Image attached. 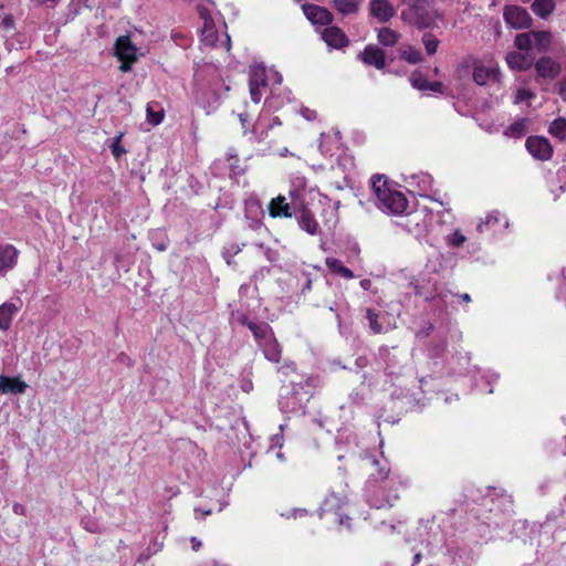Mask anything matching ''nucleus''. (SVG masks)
<instances>
[{"instance_id":"nucleus-1","label":"nucleus","mask_w":566,"mask_h":566,"mask_svg":"<svg viewBox=\"0 0 566 566\" xmlns=\"http://www.w3.org/2000/svg\"><path fill=\"white\" fill-rule=\"evenodd\" d=\"M373 189L378 199V207L381 210L399 214L407 209L408 201L406 197L400 191L388 188L387 181L381 176L373 177Z\"/></svg>"},{"instance_id":"nucleus-2","label":"nucleus","mask_w":566,"mask_h":566,"mask_svg":"<svg viewBox=\"0 0 566 566\" xmlns=\"http://www.w3.org/2000/svg\"><path fill=\"white\" fill-rule=\"evenodd\" d=\"M503 17L505 22L513 29H527L532 24V18L528 12L518 6H506Z\"/></svg>"},{"instance_id":"nucleus-3","label":"nucleus","mask_w":566,"mask_h":566,"mask_svg":"<svg viewBox=\"0 0 566 566\" xmlns=\"http://www.w3.org/2000/svg\"><path fill=\"white\" fill-rule=\"evenodd\" d=\"M525 146L534 158L547 160L552 156V147L544 137L531 136L526 139Z\"/></svg>"},{"instance_id":"nucleus-4","label":"nucleus","mask_w":566,"mask_h":566,"mask_svg":"<svg viewBox=\"0 0 566 566\" xmlns=\"http://www.w3.org/2000/svg\"><path fill=\"white\" fill-rule=\"evenodd\" d=\"M302 9L305 17L314 24L328 25L333 21L332 13L324 7L304 3Z\"/></svg>"},{"instance_id":"nucleus-5","label":"nucleus","mask_w":566,"mask_h":566,"mask_svg":"<svg viewBox=\"0 0 566 566\" xmlns=\"http://www.w3.org/2000/svg\"><path fill=\"white\" fill-rule=\"evenodd\" d=\"M537 76L546 80L557 77L562 71L560 64L549 56H543L535 63Z\"/></svg>"},{"instance_id":"nucleus-6","label":"nucleus","mask_w":566,"mask_h":566,"mask_svg":"<svg viewBox=\"0 0 566 566\" xmlns=\"http://www.w3.org/2000/svg\"><path fill=\"white\" fill-rule=\"evenodd\" d=\"M322 38L328 46L334 49H343L349 44V40L343 30L334 25L325 28Z\"/></svg>"},{"instance_id":"nucleus-7","label":"nucleus","mask_w":566,"mask_h":566,"mask_svg":"<svg viewBox=\"0 0 566 566\" xmlns=\"http://www.w3.org/2000/svg\"><path fill=\"white\" fill-rule=\"evenodd\" d=\"M370 14L380 23L389 21L396 10L388 0H371L369 3Z\"/></svg>"},{"instance_id":"nucleus-8","label":"nucleus","mask_w":566,"mask_h":566,"mask_svg":"<svg viewBox=\"0 0 566 566\" xmlns=\"http://www.w3.org/2000/svg\"><path fill=\"white\" fill-rule=\"evenodd\" d=\"M358 57L378 70L384 69L386 65L385 52L376 45H367Z\"/></svg>"},{"instance_id":"nucleus-9","label":"nucleus","mask_w":566,"mask_h":566,"mask_svg":"<svg viewBox=\"0 0 566 566\" xmlns=\"http://www.w3.org/2000/svg\"><path fill=\"white\" fill-rule=\"evenodd\" d=\"M28 385L20 377L0 375V391L4 395H21L27 390Z\"/></svg>"},{"instance_id":"nucleus-10","label":"nucleus","mask_w":566,"mask_h":566,"mask_svg":"<svg viewBox=\"0 0 566 566\" xmlns=\"http://www.w3.org/2000/svg\"><path fill=\"white\" fill-rule=\"evenodd\" d=\"M115 54L117 59H130L137 61V48L128 35L119 36L115 42Z\"/></svg>"},{"instance_id":"nucleus-11","label":"nucleus","mask_w":566,"mask_h":566,"mask_svg":"<svg viewBox=\"0 0 566 566\" xmlns=\"http://www.w3.org/2000/svg\"><path fill=\"white\" fill-rule=\"evenodd\" d=\"M18 254L19 252L14 247L10 244L4 247L0 245V275H4L14 268Z\"/></svg>"},{"instance_id":"nucleus-12","label":"nucleus","mask_w":566,"mask_h":566,"mask_svg":"<svg viewBox=\"0 0 566 566\" xmlns=\"http://www.w3.org/2000/svg\"><path fill=\"white\" fill-rule=\"evenodd\" d=\"M260 346L262 347L264 357L272 363L280 361L282 355V347L273 334L263 343H261Z\"/></svg>"},{"instance_id":"nucleus-13","label":"nucleus","mask_w":566,"mask_h":566,"mask_svg":"<svg viewBox=\"0 0 566 566\" xmlns=\"http://www.w3.org/2000/svg\"><path fill=\"white\" fill-rule=\"evenodd\" d=\"M500 71L495 67H486L484 65H475L473 70V81L478 85H484L488 81H499Z\"/></svg>"},{"instance_id":"nucleus-14","label":"nucleus","mask_w":566,"mask_h":566,"mask_svg":"<svg viewBox=\"0 0 566 566\" xmlns=\"http://www.w3.org/2000/svg\"><path fill=\"white\" fill-rule=\"evenodd\" d=\"M506 63L512 70L525 71L533 64V59L524 53L510 52L506 54Z\"/></svg>"},{"instance_id":"nucleus-15","label":"nucleus","mask_w":566,"mask_h":566,"mask_svg":"<svg viewBox=\"0 0 566 566\" xmlns=\"http://www.w3.org/2000/svg\"><path fill=\"white\" fill-rule=\"evenodd\" d=\"M269 212L273 218L292 216L291 207L283 196H279L271 200L269 205Z\"/></svg>"},{"instance_id":"nucleus-16","label":"nucleus","mask_w":566,"mask_h":566,"mask_svg":"<svg viewBox=\"0 0 566 566\" xmlns=\"http://www.w3.org/2000/svg\"><path fill=\"white\" fill-rule=\"evenodd\" d=\"M17 311L18 307L13 303H3L0 305V328L2 331L9 329Z\"/></svg>"},{"instance_id":"nucleus-17","label":"nucleus","mask_w":566,"mask_h":566,"mask_svg":"<svg viewBox=\"0 0 566 566\" xmlns=\"http://www.w3.org/2000/svg\"><path fill=\"white\" fill-rule=\"evenodd\" d=\"M532 36L534 48L542 52L547 51L553 41V34L549 31H532Z\"/></svg>"},{"instance_id":"nucleus-18","label":"nucleus","mask_w":566,"mask_h":566,"mask_svg":"<svg viewBox=\"0 0 566 566\" xmlns=\"http://www.w3.org/2000/svg\"><path fill=\"white\" fill-rule=\"evenodd\" d=\"M401 2L409 7L408 10L401 12V19L411 21L415 12L424 11L428 0H401Z\"/></svg>"},{"instance_id":"nucleus-19","label":"nucleus","mask_w":566,"mask_h":566,"mask_svg":"<svg viewBox=\"0 0 566 566\" xmlns=\"http://www.w3.org/2000/svg\"><path fill=\"white\" fill-rule=\"evenodd\" d=\"M555 9L554 0H534L532 10L541 18H547Z\"/></svg>"},{"instance_id":"nucleus-20","label":"nucleus","mask_w":566,"mask_h":566,"mask_svg":"<svg viewBox=\"0 0 566 566\" xmlns=\"http://www.w3.org/2000/svg\"><path fill=\"white\" fill-rule=\"evenodd\" d=\"M244 324L253 333L254 338L259 342L265 340L273 334L271 327L268 324L259 325L254 322H244Z\"/></svg>"},{"instance_id":"nucleus-21","label":"nucleus","mask_w":566,"mask_h":566,"mask_svg":"<svg viewBox=\"0 0 566 566\" xmlns=\"http://www.w3.org/2000/svg\"><path fill=\"white\" fill-rule=\"evenodd\" d=\"M333 7L342 14H353L358 11L359 0H333Z\"/></svg>"},{"instance_id":"nucleus-22","label":"nucleus","mask_w":566,"mask_h":566,"mask_svg":"<svg viewBox=\"0 0 566 566\" xmlns=\"http://www.w3.org/2000/svg\"><path fill=\"white\" fill-rule=\"evenodd\" d=\"M298 224L310 234H315L317 232L318 224L314 219L313 214L307 210L302 211L298 218Z\"/></svg>"},{"instance_id":"nucleus-23","label":"nucleus","mask_w":566,"mask_h":566,"mask_svg":"<svg viewBox=\"0 0 566 566\" xmlns=\"http://www.w3.org/2000/svg\"><path fill=\"white\" fill-rule=\"evenodd\" d=\"M326 265L328 266V269L336 273V274H339L342 275L343 277L345 279H353L354 277V274L353 272L343 265V263L337 260V259H334V258H327L326 259Z\"/></svg>"},{"instance_id":"nucleus-24","label":"nucleus","mask_w":566,"mask_h":566,"mask_svg":"<svg viewBox=\"0 0 566 566\" xmlns=\"http://www.w3.org/2000/svg\"><path fill=\"white\" fill-rule=\"evenodd\" d=\"M249 85L264 87L266 85V73L263 66H253L250 70Z\"/></svg>"},{"instance_id":"nucleus-25","label":"nucleus","mask_w":566,"mask_h":566,"mask_svg":"<svg viewBox=\"0 0 566 566\" xmlns=\"http://www.w3.org/2000/svg\"><path fill=\"white\" fill-rule=\"evenodd\" d=\"M378 41L385 46H392L398 41V34L390 28H382L378 32Z\"/></svg>"},{"instance_id":"nucleus-26","label":"nucleus","mask_w":566,"mask_h":566,"mask_svg":"<svg viewBox=\"0 0 566 566\" xmlns=\"http://www.w3.org/2000/svg\"><path fill=\"white\" fill-rule=\"evenodd\" d=\"M548 132L562 140H566V118L559 117L551 123Z\"/></svg>"},{"instance_id":"nucleus-27","label":"nucleus","mask_w":566,"mask_h":566,"mask_svg":"<svg viewBox=\"0 0 566 566\" xmlns=\"http://www.w3.org/2000/svg\"><path fill=\"white\" fill-rule=\"evenodd\" d=\"M514 44L521 51H528L534 48L532 31L517 34L515 36Z\"/></svg>"},{"instance_id":"nucleus-28","label":"nucleus","mask_w":566,"mask_h":566,"mask_svg":"<svg viewBox=\"0 0 566 566\" xmlns=\"http://www.w3.org/2000/svg\"><path fill=\"white\" fill-rule=\"evenodd\" d=\"M409 22L415 24L418 29H424L431 24V19L424 11H419L413 13L412 20Z\"/></svg>"},{"instance_id":"nucleus-29","label":"nucleus","mask_w":566,"mask_h":566,"mask_svg":"<svg viewBox=\"0 0 566 566\" xmlns=\"http://www.w3.org/2000/svg\"><path fill=\"white\" fill-rule=\"evenodd\" d=\"M422 43L426 48V51L429 55H432L437 52L439 40L432 33H424L422 36Z\"/></svg>"},{"instance_id":"nucleus-30","label":"nucleus","mask_w":566,"mask_h":566,"mask_svg":"<svg viewBox=\"0 0 566 566\" xmlns=\"http://www.w3.org/2000/svg\"><path fill=\"white\" fill-rule=\"evenodd\" d=\"M401 57L412 64L419 63L422 60L421 52L412 46L403 50Z\"/></svg>"},{"instance_id":"nucleus-31","label":"nucleus","mask_w":566,"mask_h":566,"mask_svg":"<svg viewBox=\"0 0 566 566\" xmlns=\"http://www.w3.org/2000/svg\"><path fill=\"white\" fill-rule=\"evenodd\" d=\"M146 112H147V120H148V123H150L153 125H158L164 118L163 111H154L153 105L150 103L147 104Z\"/></svg>"},{"instance_id":"nucleus-32","label":"nucleus","mask_w":566,"mask_h":566,"mask_svg":"<svg viewBox=\"0 0 566 566\" xmlns=\"http://www.w3.org/2000/svg\"><path fill=\"white\" fill-rule=\"evenodd\" d=\"M122 137L123 134L117 135L109 146L112 154L116 159L120 158L124 154H126V149L120 145Z\"/></svg>"},{"instance_id":"nucleus-33","label":"nucleus","mask_w":566,"mask_h":566,"mask_svg":"<svg viewBox=\"0 0 566 566\" xmlns=\"http://www.w3.org/2000/svg\"><path fill=\"white\" fill-rule=\"evenodd\" d=\"M412 86L417 90L424 91L428 87V80L420 73H413L410 77Z\"/></svg>"},{"instance_id":"nucleus-34","label":"nucleus","mask_w":566,"mask_h":566,"mask_svg":"<svg viewBox=\"0 0 566 566\" xmlns=\"http://www.w3.org/2000/svg\"><path fill=\"white\" fill-rule=\"evenodd\" d=\"M367 318L369 321L370 328L376 333H380L382 331V326L378 323V314L373 310H367Z\"/></svg>"},{"instance_id":"nucleus-35","label":"nucleus","mask_w":566,"mask_h":566,"mask_svg":"<svg viewBox=\"0 0 566 566\" xmlns=\"http://www.w3.org/2000/svg\"><path fill=\"white\" fill-rule=\"evenodd\" d=\"M203 35H205L203 41L209 45H213L216 31H214L213 27L210 25L208 22L205 23Z\"/></svg>"},{"instance_id":"nucleus-36","label":"nucleus","mask_w":566,"mask_h":566,"mask_svg":"<svg viewBox=\"0 0 566 566\" xmlns=\"http://www.w3.org/2000/svg\"><path fill=\"white\" fill-rule=\"evenodd\" d=\"M465 242V237L459 231H454L451 237L449 238V243L452 247H461Z\"/></svg>"},{"instance_id":"nucleus-37","label":"nucleus","mask_w":566,"mask_h":566,"mask_svg":"<svg viewBox=\"0 0 566 566\" xmlns=\"http://www.w3.org/2000/svg\"><path fill=\"white\" fill-rule=\"evenodd\" d=\"M534 96V94L527 90L518 88L515 94L514 103L518 104L526 99H530Z\"/></svg>"},{"instance_id":"nucleus-38","label":"nucleus","mask_w":566,"mask_h":566,"mask_svg":"<svg viewBox=\"0 0 566 566\" xmlns=\"http://www.w3.org/2000/svg\"><path fill=\"white\" fill-rule=\"evenodd\" d=\"M497 214H499L497 212L490 213L485 218V221H482L481 223H479L478 229L482 232L484 226H490V224L497 223L499 222V216Z\"/></svg>"},{"instance_id":"nucleus-39","label":"nucleus","mask_w":566,"mask_h":566,"mask_svg":"<svg viewBox=\"0 0 566 566\" xmlns=\"http://www.w3.org/2000/svg\"><path fill=\"white\" fill-rule=\"evenodd\" d=\"M0 28L7 32L12 31L14 29L13 18L11 15H6L0 23Z\"/></svg>"},{"instance_id":"nucleus-40","label":"nucleus","mask_w":566,"mask_h":566,"mask_svg":"<svg viewBox=\"0 0 566 566\" xmlns=\"http://www.w3.org/2000/svg\"><path fill=\"white\" fill-rule=\"evenodd\" d=\"M249 87H250L251 99L254 103H259L261 101V93H260L261 86L249 85Z\"/></svg>"},{"instance_id":"nucleus-41","label":"nucleus","mask_w":566,"mask_h":566,"mask_svg":"<svg viewBox=\"0 0 566 566\" xmlns=\"http://www.w3.org/2000/svg\"><path fill=\"white\" fill-rule=\"evenodd\" d=\"M122 64L119 66V70L122 72H129L132 70V64L135 62V61H130V59H118Z\"/></svg>"},{"instance_id":"nucleus-42","label":"nucleus","mask_w":566,"mask_h":566,"mask_svg":"<svg viewBox=\"0 0 566 566\" xmlns=\"http://www.w3.org/2000/svg\"><path fill=\"white\" fill-rule=\"evenodd\" d=\"M302 115L307 120H313L316 118V112L310 108L302 109Z\"/></svg>"},{"instance_id":"nucleus-43","label":"nucleus","mask_w":566,"mask_h":566,"mask_svg":"<svg viewBox=\"0 0 566 566\" xmlns=\"http://www.w3.org/2000/svg\"><path fill=\"white\" fill-rule=\"evenodd\" d=\"M523 124L522 123H514L510 126V130L512 132L513 135L515 134H522L523 133Z\"/></svg>"},{"instance_id":"nucleus-44","label":"nucleus","mask_w":566,"mask_h":566,"mask_svg":"<svg viewBox=\"0 0 566 566\" xmlns=\"http://www.w3.org/2000/svg\"><path fill=\"white\" fill-rule=\"evenodd\" d=\"M427 90H430V91H433V92H441L442 83H440V82H429Z\"/></svg>"},{"instance_id":"nucleus-45","label":"nucleus","mask_w":566,"mask_h":566,"mask_svg":"<svg viewBox=\"0 0 566 566\" xmlns=\"http://www.w3.org/2000/svg\"><path fill=\"white\" fill-rule=\"evenodd\" d=\"M306 510L304 509H295L290 514H287V517H297V516H304L306 515Z\"/></svg>"},{"instance_id":"nucleus-46","label":"nucleus","mask_w":566,"mask_h":566,"mask_svg":"<svg viewBox=\"0 0 566 566\" xmlns=\"http://www.w3.org/2000/svg\"><path fill=\"white\" fill-rule=\"evenodd\" d=\"M303 389V386L301 382H293L292 384V394L297 396L301 394V390Z\"/></svg>"},{"instance_id":"nucleus-47","label":"nucleus","mask_w":566,"mask_h":566,"mask_svg":"<svg viewBox=\"0 0 566 566\" xmlns=\"http://www.w3.org/2000/svg\"><path fill=\"white\" fill-rule=\"evenodd\" d=\"M274 446H277V447H282V443H283V437L280 436V434H275L272 439Z\"/></svg>"},{"instance_id":"nucleus-48","label":"nucleus","mask_w":566,"mask_h":566,"mask_svg":"<svg viewBox=\"0 0 566 566\" xmlns=\"http://www.w3.org/2000/svg\"><path fill=\"white\" fill-rule=\"evenodd\" d=\"M559 94L566 101V80L560 84Z\"/></svg>"},{"instance_id":"nucleus-49","label":"nucleus","mask_w":566,"mask_h":566,"mask_svg":"<svg viewBox=\"0 0 566 566\" xmlns=\"http://www.w3.org/2000/svg\"><path fill=\"white\" fill-rule=\"evenodd\" d=\"M191 544H192V549L193 551H198L199 547L201 546V542L198 541L196 537L191 538Z\"/></svg>"},{"instance_id":"nucleus-50","label":"nucleus","mask_w":566,"mask_h":566,"mask_svg":"<svg viewBox=\"0 0 566 566\" xmlns=\"http://www.w3.org/2000/svg\"><path fill=\"white\" fill-rule=\"evenodd\" d=\"M285 369H292V370H294V369H295L294 363L285 364L284 366H282L281 368H279V371H284Z\"/></svg>"},{"instance_id":"nucleus-51","label":"nucleus","mask_w":566,"mask_h":566,"mask_svg":"<svg viewBox=\"0 0 566 566\" xmlns=\"http://www.w3.org/2000/svg\"><path fill=\"white\" fill-rule=\"evenodd\" d=\"M388 476V470L381 469L378 473V479L384 480Z\"/></svg>"},{"instance_id":"nucleus-52","label":"nucleus","mask_w":566,"mask_h":566,"mask_svg":"<svg viewBox=\"0 0 566 566\" xmlns=\"http://www.w3.org/2000/svg\"><path fill=\"white\" fill-rule=\"evenodd\" d=\"M336 497L335 496H332V497H327L324 502V505H325V509L324 510H329V504L331 502H333Z\"/></svg>"},{"instance_id":"nucleus-53","label":"nucleus","mask_w":566,"mask_h":566,"mask_svg":"<svg viewBox=\"0 0 566 566\" xmlns=\"http://www.w3.org/2000/svg\"><path fill=\"white\" fill-rule=\"evenodd\" d=\"M239 118H240V120H241V123H242V125H243V127H244V126H245V123L248 122V117H247V115H245V114H240V115H239Z\"/></svg>"},{"instance_id":"nucleus-54","label":"nucleus","mask_w":566,"mask_h":566,"mask_svg":"<svg viewBox=\"0 0 566 566\" xmlns=\"http://www.w3.org/2000/svg\"><path fill=\"white\" fill-rule=\"evenodd\" d=\"M461 298L464 301V302H470L471 301V297L469 294L464 293L461 295Z\"/></svg>"},{"instance_id":"nucleus-55","label":"nucleus","mask_w":566,"mask_h":566,"mask_svg":"<svg viewBox=\"0 0 566 566\" xmlns=\"http://www.w3.org/2000/svg\"><path fill=\"white\" fill-rule=\"evenodd\" d=\"M21 510H22V506H21V505H19V504H15V505L13 506V511H14L15 513H19Z\"/></svg>"},{"instance_id":"nucleus-56","label":"nucleus","mask_w":566,"mask_h":566,"mask_svg":"<svg viewBox=\"0 0 566 566\" xmlns=\"http://www.w3.org/2000/svg\"><path fill=\"white\" fill-rule=\"evenodd\" d=\"M276 458L280 460V461H283L284 460V454L282 452H277L276 453Z\"/></svg>"},{"instance_id":"nucleus-57","label":"nucleus","mask_w":566,"mask_h":566,"mask_svg":"<svg viewBox=\"0 0 566 566\" xmlns=\"http://www.w3.org/2000/svg\"><path fill=\"white\" fill-rule=\"evenodd\" d=\"M360 284H361V286H363L364 289H367V285H368V284H370V282H369V281L364 280V281H361V283H360Z\"/></svg>"},{"instance_id":"nucleus-58","label":"nucleus","mask_w":566,"mask_h":566,"mask_svg":"<svg viewBox=\"0 0 566 566\" xmlns=\"http://www.w3.org/2000/svg\"><path fill=\"white\" fill-rule=\"evenodd\" d=\"M157 249H158L159 251H164V250L166 249V245H165V244H159V245L157 247Z\"/></svg>"},{"instance_id":"nucleus-59","label":"nucleus","mask_w":566,"mask_h":566,"mask_svg":"<svg viewBox=\"0 0 566 566\" xmlns=\"http://www.w3.org/2000/svg\"><path fill=\"white\" fill-rule=\"evenodd\" d=\"M420 557H421V555H420V554H416V555H415V560H416V562H419V560H420Z\"/></svg>"},{"instance_id":"nucleus-60","label":"nucleus","mask_w":566,"mask_h":566,"mask_svg":"<svg viewBox=\"0 0 566 566\" xmlns=\"http://www.w3.org/2000/svg\"><path fill=\"white\" fill-rule=\"evenodd\" d=\"M273 124H274V125H280L281 123H280V120H279L277 118H275V119L273 120Z\"/></svg>"},{"instance_id":"nucleus-61","label":"nucleus","mask_w":566,"mask_h":566,"mask_svg":"<svg viewBox=\"0 0 566 566\" xmlns=\"http://www.w3.org/2000/svg\"><path fill=\"white\" fill-rule=\"evenodd\" d=\"M371 463L374 467H377L379 464V462L377 460H374Z\"/></svg>"},{"instance_id":"nucleus-62","label":"nucleus","mask_w":566,"mask_h":566,"mask_svg":"<svg viewBox=\"0 0 566 566\" xmlns=\"http://www.w3.org/2000/svg\"><path fill=\"white\" fill-rule=\"evenodd\" d=\"M228 49L230 48V38L227 39Z\"/></svg>"},{"instance_id":"nucleus-63","label":"nucleus","mask_w":566,"mask_h":566,"mask_svg":"<svg viewBox=\"0 0 566 566\" xmlns=\"http://www.w3.org/2000/svg\"><path fill=\"white\" fill-rule=\"evenodd\" d=\"M210 513H211V511H210V510L205 511V515H209Z\"/></svg>"}]
</instances>
